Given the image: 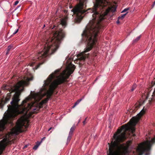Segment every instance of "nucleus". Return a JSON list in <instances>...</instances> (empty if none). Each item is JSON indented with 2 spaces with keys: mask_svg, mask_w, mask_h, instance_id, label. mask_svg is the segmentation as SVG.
Wrapping results in <instances>:
<instances>
[{
  "mask_svg": "<svg viewBox=\"0 0 155 155\" xmlns=\"http://www.w3.org/2000/svg\"><path fill=\"white\" fill-rule=\"evenodd\" d=\"M33 79V77L31 75L30 78L24 77L21 80L11 88L10 90L11 92H15V93L10 102L11 106L10 108H8L10 112L6 114L3 119L0 121V131L5 129V125L7 124H10L11 126L13 125L12 120L18 115L20 114H26L29 110H31L35 112V110H38L41 108V107L38 108L34 107V104H27V101L29 100V98H27L26 100H23L21 105L18 104V102L20 100L19 96L21 93L24 90V86L28 85L29 81Z\"/></svg>",
  "mask_w": 155,
  "mask_h": 155,
  "instance_id": "1",
  "label": "nucleus"
},
{
  "mask_svg": "<svg viewBox=\"0 0 155 155\" xmlns=\"http://www.w3.org/2000/svg\"><path fill=\"white\" fill-rule=\"evenodd\" d=\"M57 28V27L56 26L52 28V29H53L51 35L52 37L51 38L47 36L42 40L43 48L38 52L36 58L30 64V66H33L36 61L41 60V62L35 67V69H37L43 63L45 58L49 54H53L58 48L61 42L65 35V33L63 30H58Z\"/></svg>",
  "mask_w": 155,
  "mask_h": 155,
  "instance_id": "2",
  "label": "nucleus"
},
{
  "mask_svg": "<svg viewBox=\"0 0 155 155\" xmlns=\"http://www.w3.org/2000/svg\"><path fill=\"white\" fill-rule=\"evenodd\" d=\"M75 68L74 65L70 63L62 73H60L59 70H57L54 73L49 75L47 79L44 81V85L45 87L42 88V90L46 92L45 94L47 95V98L40 103L41 105L48 102L54 89L59 84L64 82L68 78L73 72Z\"/></svg>",
  "mask_w": 155,
  "mask_h": 155,
  "instance_id": "3",
  "label": "nucleus"
},
{
  "mask_svg": "<svg viewBox=\"0 0 155 155\" xmlns=\"http://www.w3.org/2000/svg\"><path fill=\"white\" fill-rule=\"evenodd\" d=\"M155 142V137H154L151 140H147L139 144L137 150L139 155H142L145 152L149 151L152 144Z\"/></svg>",
  "mask_w": 155,
  "mask_h": 155,
  "instance_id": "4",
  "label": "nucleus"
},
{
  "mask_svg": "<svg viewBox=\"0 0 155 155\" xmlns=\"http://www.w3.org/2000/svg\"><path fill=\"white\" fill-rule=\"evenodd\" d=\"M25 122L24 120L20 119L18 120L16 123L15 126L12 129L10 134L12 135H17L22 131V129L23 126H25Z\"/></svg>",
  "mask_w": 155,
  "mask_h": 155,
  "instance_id": "5",
  "label": "nucleus"
},
{
  "mask_svg": "<svg viewBox=\"0 0 155 155\" xmlns=\"http://www.w3.org/2000/svg\"><path fill=\"white\" fill-rule=\"evenodd\" d=\"M7 142L6 140L0 142V155L2 154L7 146Z\"/></svg>",
  "mask_w": 155,
  "mask_h": 155,
  "instance_id": "6",
  "label": "nucleus"
},
{
  "mask_svg": "<svg viewBox=\"0 0 155 155\" xmlns=\"http://www.w3.org/2000/svg\"><path fill=\"white\" fill-rule=\"evenodd\" d=\"M60 24L65 28L67 25L66 19L65 18L62 19L61 20V23Z\"/></svg>",
  "mask_w": 155,
  "mask_h": 155,
  "instance_id": "7",
  "label": "nucleus"
},
{
  "mask_svg": "<svg viewBox=\"0 0 155 155\" xmlns=\"http://www.w3.org/2000/svg\"><path fill=\"white\" fill-rule=\"evenodd\" d=\"M75 128V127L74 124L70 129V131L69 133V134L70 135H72L73 132Z\"/></svg>",
  "mask_w": 155,
  "mask_h": 155,
  "instance_id": "8",
  "label": "nucleus"
},
{
  "mask_svg": "<svg viewBox=\"0 0 155 155\" xmlns=\"http://www.w3.org/2000/svg\"><path fill=\"white\" fill-rule=\"evenodd\" d=\"M41 141L39 142L37 141L36 143V144L34 146V147L33 148V149L34 150H36L38 148L39 146L40 145Z\"/></svg>",
  "mask_w": 155,
  "mask_h": 155,
  "instance_id": "9",
  "label": "nucleus"
},
{
  "mask_svg": "<svg viewBox=\"0 0 155 155\" xmlns=\"http://www.w3.org/2000/svg\"><path fill=\"white\" fill-rule=\"evenodd\" d=\"M140 105L139 104H135L133 107L134 108V110H137L140 107Z\"/></svg>",
  "mask_w": 155,
  "mask_h": 155,
  "instance_id": "10",
  "label": "nucleus"
},
{
  "mask_svg": "<svg viewBox=\"0 0 155 155\" xmlns=\"http://www.w3.org/2000/svg\"><path fill=\"white\" fill-rule=\"evenodd\" d=\"M82 100V99L78 100L76 102H75L74 105L72 107V108H74Z\"/></svg>",
  "mask_w": 155,
  "mask_h": 155,
  "instance_id": "11",
  "label": "nucleus"
},
{
  "mask_svg": "<svg viewBox=\"0 0 155 155\" xmlns=\"http://www.w3.org/2000/svg\"><path fill=\"white\" fill-rule=\"evenodd\" d=\"M127 13L128 12H127L126 13L122 15L121 16H119L118 18V19L122 20L127 15Z\"/></svg>",
  "mask_w": 155,
  "mask_h": 155,
  "instance_id": "12",
  "label": "nucleus"
},
{
  "mask_svg": "<svg viewBox=\"0 0 155 155\" xmlns=\"http://www.w3.org/2000/svg\"><path fill=\"white\" fill-rule=\"evenodd\" d=\"M72 136V135H70L69 134H68V137L67 140V143H68L70 142Z\"/></svg>",
  "mask_w": 155,
  "mask_h": 155,
  "instance_id": "13",
  "label": "nucleus"
},
{
  "mask_svg": "<svg viewBox=\"0 0 155 155\" xmlns=\"http://www.w3.org/2000/svg\"><path fill=\"white\" fill-rule=\"evenodd\" d=\"M141 37V35H140L139 36L137 37L133 41V43H135L138 41L140 38Z\"/></svg>",
  "mask_w": 155,
  "mask_h": 155,
  "instance_id": "14",
  "label": "nucleus"
},
{
  "mask_svg": "<svg viewBox=\"0 0 155 155\" xmlns=\"http://www.w3.org/2000/svg\"><path fill=\"white\" fill-rule=\"evenodd\" d=\"M137 85L135 84H134L132 87V88L131 89V91H133L136 88Z\"/></svg>",
  "mask_w": 155,
  "mask_h": 155,
  "instance_id": "15",
  "label": "nucleus"
},
{
  "mask_svg": "<svg viewBox=\"0 0 155 155\" xmlns=\"http://www.w3.org/2000/svg\"><path fill=\"white\" fill-rule=\"evenodd\" d=\"M12 48V46H9L7 48V50L6 51V54H8L9 51L11 50Z\"/></svg>",
  "mask_w": 155,
  "mask_h": 155,
  "instance_id": "16",
  "label": "nucleus"
},
{
  "mask_svg": "<svg viewBox=\"0 0 155 155\" xmlns=\"http://www.w3.org/2000/svg\"><path fill=\"white\" fill-rule=\"evenodd\" d=\"M155 95V89L153 93V94L152 95V98H151V99L152 100H155V99H154V98L153 97Z\"/></svg>",
  "mask_w": 155,
  "mask_h": 155,
  "instance_id": "17",
  "label": "nucleus"
},
{
  "mask_svg": "<svg viewBox=\"0 0 155 155\" xmlns=\"http://www.w3.org/2000/svg\"><path fill=\"white\" fill-rule=\"evenodd\" d=\"M144 112V111H143V110H142L138 114L140 116H142Z\"/></svg>",
  "mask_w": 155,
  "mask_h": 155,
  "instance_id": "18",
  "label": "nucleus"
},
{
  "mask_svg": "<svg viewBox=\"0 0 155 155\" xmlns=\"http://www.w3.org/2000/svg\"><path fill=\"white\" fill-rule=\"evenodd\" d=\"M129 9V8H125L123 11H122L121 13H123L125 12H126Z\"/></svg>",
  "mask_w": 155,
  "mask_h": 155,
  "instance_id": "19",
  "label": "nucleus"
},
{
  "mask_svg": "<svg viewBox=\"0 0 155 155\" xmlns=\"http://www.w3.org/2000/svg\"><path fill=\"white\" fill-rule=\"evenodd\" d=\"M18 2H19V1H16L14 3V5H17L18 4Z\"/></svg>",
  "mask_w": 155,
  "mask_h": 155,
  "instance_id": "20",
  "label": "nucleus"
},
{
  "mask_svg": "<svg viewBox=\"0 0 155 155\" xmlns=\"http://www.w3.org/2000/svg\"><path fill=\"white\" fill-rule=\"evenodd\" d=\"M18 31V29H17L15 31V32H14L13 33V35H15V34H16Z\"/></svg>",
  "mask_w": 155,
  "mask_h": 155,
  "instance_id": "21",
  "label": "nucleus"
},
{
  "mask_svg": "<svg viewBox=\"0 0 155 155\" xmlns=\"http://www.w3.org/2000/svg\"><path fill=\"white\" fill-rule=\"evenodd\" d=\"M155 5V1L154 2L153 4L152 5V8H153Z\"/></svg>",
  "mask_w": 155,
  "mask_h": 155,
  "instance_id": "22",
  "label": "nucleus"
},
{
  "mask_svg": "<svg viewBox=\"0 0 155 155\" xmlns=\"http://www.w3.org/2000/svg\"><path fill=\"white\" fill-rule=\"evenodd\" d=\"M87 117H86L85 118V120L83 121V123L84 124H85V120H86V119H87Z\"/></svg>",
  "mask_w": 155,
  "mask_h": 155,
  "instance_id": "23",
  "label": "nucleus"
},
{
  "mask_svg": "<svg viewBox=\"0 0 155 155\" xmlns=\"http://www.w3.org/2000/svg\"><path fill=\"white\" fill-rule=\"evenodd\" d=\"M3 89H8V88H7V86H6L3 87Z\"/></svg>",
  "mask_w": 155,
  "mask_h": 155,
  "instance_id": "24",
  "label": "nucleus"
},
{
  "mask_svg": "<svg viewBox=\"0 0 155 155\" xmlns=\"http://www.w3.org/2000/svg\"><path fill=\"white\" fill-rule=\"evenodd\" d=\"M28 145H25L24 147V148H26V147H27L28 146Z\"/></svg>",
  "mask_w": 155,
  "mask_h": 155,
  "instance_id": "25",
  "label": "nucleus"
},
{
  "mask_svg": "<svg viewBox=\"0 0 155 155\" xmlns=\"http://www.w3.org/2000/svg\"><path fill=\"white\" fill-rule=\"evenodd\" d=\"M119 19H118V20L117 21V24H119L120 23V21H119Z\"/></svg>",
  "mask_w": 155,
  "mask_h": 155,
  "instance_id": "26",
  "label": "nucleus"
},
{
  "mask_svg": "<svg viewBox=\"0 0 155 155\" xmlns=\"http://www.w3.org/2000/svg\"><path fill=\"white\" fill-rule=\"evenodd\" d=\"M45 137H44L41 139V141L42 142V141L43 140L45 139Z\"/></svg>",
  "mask_w": 155,
  "mask_h": 155,
  "instance_id": "27",
  "label": "nucleus"
},
{
  "mask_svg": "<svg viewBox=\"0 0 155 155\" xmlns=\"http://www.w3.org/2000/svg\"><path fill=\"white\" fill-rule=\"evenodd\" d=\"M52 128V127H50L48 130V131H50L51 129Z\"/></svg>",
  "mask_w": 155,
  "mask_h": 155,
  "instance_id": "28",
  "label": "nucleus"
},
{
  "mask_svg": "<svg viewBox=\"0 0 155 155\" xmlns=\"http://www.w3.org/2000/svg\"><path fill=\"white\" fill-rule=\"evenodd\" d=\"M97 78H96V79H95V81H97Z\"/></svg>",
  "mask_w": 155,
  "mask_h": 155,
  "instance_id": "29",
  "label": "nucleus"
},
{
  "mask_svg": "<svg viewBox=\"0 0 155 155\" xmlns=\"http://www.w3.org/2000/svg\"><path fill=\"white\" fill-rule=\"evenodd\" d=\"M70 8H72V7H70Z\"/></svg>",
  "mask_w": 155,
  "mask_h": 155,
  "instance_id": "30",
  "label": "nucleus"
},
{
  "mask_svg": "<svg viewBox=\"0 0 155 155\" xmlns=\"http://www.w3.org/2000/svg\"><path fill=\"white\" fill-rule=\"evenodd\" d=\"M85 58H86V57H85V58H84V59H85Z\"/></svg>",
  "mask_w": 155,
  "mask_h": 155,
  "instance_id": "31",
  "label": "nucleus"
},
{
  "mask_svg": "<svg viewBox=\"0 0 155 155\" xmlns=\"http://www.w3.org/2000/svg\"><path fill=\"white\" fill-rule=\"evenodd\" d=\"M66 11V10H65L64 11V12H65Z\"/></svg>",
  "mask_w": 155,
  "mask_h": 155,
  "instance_id": "32",
  "label": "nucleus"
}]
</instances>
